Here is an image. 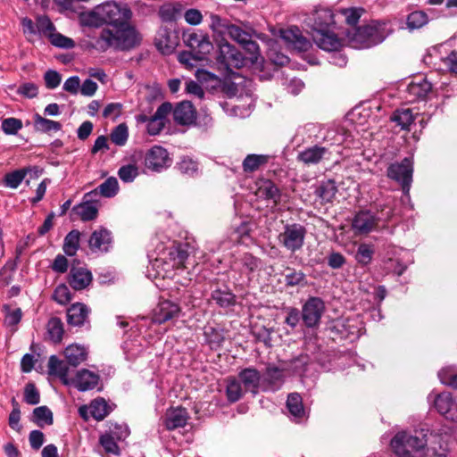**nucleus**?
Wrapping results in <instances>:
<instances>
[{
    "mask_svg": "<svg viewBox=\"0 0 457 457\" xmlns=\"http://www.w3.org/2000/svg\"><path fill=\"white\" fill-rule=\"evenodd\" d=\"M133 13L130 7L122 2L107 1L84 14L82 21L86 26L103 29L96 38L94 47L100 52L108 49L129 51L138 46L142 37L130 23Z\"/></svg>",
    "mask_w": 457,
    "mask_h": 457,
    "instance_id": "nucleus-1",
    "label": "nucleus"
},
{
    "mask_svg": "<svg viewBox=\"0 0 457 457\" xmlns=\"http://www.w3.org/2000/svg\"><path fill=\"white\" fill-rule=\"evenodd\" d=\"M392 32L387 21H372L370 23L353 28L347 32L350 46L366 49L382 43Z\"/></svg>",
    "mask_w": 457,
    "mask_h": 457,
    "instance_id": "nucleus-2",
    "label": "nucleus"
},
{
    "mask_svg": "<svg viewBox=\"0 0 457 457\" xmlns=\"http://www.w3.org/2000/svg\"><path fill=\"white\" fill-rule=\"evenodd\" d=\"M428 438L423 431L415 434L401 431L391 440V447L397 457H424Z\"/></svg>",
    "mask_w": 457,
    "mask_h": 457,
    "instance_id": "nucleus-3",
    "label": "nucleus"
},
{
    "mask_svg": "<svg viewBox=\"0 0 457 457\" xmlns=\"http://www.w3.org/2000/svg\"><path fill=\"white\" fill-rule=\"evenodd\" d=\"M413 175V161L410 157L403 158L401 162L391 163L386 170V176L397 182L405 195H409Z\"/></svg>",
    "mask_w": 457,
    "mask_h": 457,
    "instance_id": "nucleus-4",
    "label": "nucleus"
},
{
    "mask_svg": "<svg viewBox=\"0 0 457 457\" xmlns=\"http://www.w3.org/2000/svg\"><path fill=\"white\" fill-rule=\"evenodd\" d=\"M307 230L300 223L286 224L278 235V244L291 253L301 250L304 245Z\"/></svg>",
    "mask_w": 457,
    "mask_h": 457,
    "instance_id": "nucleus-5",
    "label": "nucleus"
},
{
    "mask_svg": "<svg viewBox=\"0 0 457 457\" xmlns=\"http://www.w3.org/2000/svg\"><path fill=\"white\" fill-rule=\"evenodd\" d=\"M217 63L227 71L232 69H239L245 64L243 54L226 40L219 43V51L216 56Z\"/></svg>",
    "mask_w": 457,
    "mask_h": 457,
    "instance_id": "nucleus-6",
    "label": "nucleus"
},
{
    "mask_svg": "<svg viewBox=\"0 0 457 457\" xmlns=\"http://www.w3.org/2000/svg\"><path fill=\"white\" fill-rule=\"evenodd\" d=\"M183 40L195 54L198 61L204 60L213 49L208 35L202 31L184 33Z\"/></svg>",
    "mask_w": 457,
    "mask_h": 457,
    "instance_id": "nucleus-7",
    "label": "nucleus"
},
{
    "mask_svg": "<svg viewBox=\"0 0 457 457\" xmlns=\"http://www.w3.org/2000/svg\"><path fill=\"white\" fill-rule=\"evenodd\" d=\"M325 311V303L320 297H310L302 309V319L308 328L317 327Z\"/></svg>",
    "mask_w": 457,
    "mask_h": 457,
    "instance_id": "nucleus-8",
    "label": "nucleus"
},
{
    "mask_svg": "<svg viewBox=\"0 0 457 457\" xmlns=\"http://www.w3.org/2000/svg\"><path fill=\"white\" fill-rule=\"evenodd\" d=\"M171 163V159L165 148L160 145H154L149 149L145 156V166L156 172L168 168Z\"/></svg>",
    "mask_w": 457,
    "mask_h": 457,
    "instance_id": "nucleus-9",
    "label": "nucleus"
},
{
    "mask_svg": "<svg viewBox=\"0 0 457 457\" xmlns=\"http://www.w3.org/2000/svg\"><path fill=\"white\" fill-rule=\"evenodd\" d=\"M378 220L370 211H360L352 220V228L356 235H367L377 228Z\"/></svg>",
    "mask_w": 457,
    "mask_h": 457,
    "instance_id": "nucleus-10",
    "label": "nucleus"
},
{
    "mask_svg": "<svg viewBox=\"0 0 457 457\" xmlns=\"http://www.w3.org/2000/svg\"><path fill=\"white\" fill-rule=\"evenodd\" d=\"M88 246L92 253H108L112 247V232L105 228L94 230L89 237Z\"/></svg>",
    "mask_w": 457,
    "mask_h": 457,
    "instance_id": "nucleus-11",
    "label": "nucleus"
},
{
    "mask_svg": "<svg viewBox=\"0 0 457 457\" xmlns=\"http://www.w3.org/2000/svg\"><path fill=\"white\" fill-rule=\"evenodd\" d=\"M95 196H96V190L85 194L83 202L72 208V212L84 221L93 220L97 216V201L94 199Z\"/></svg>",
    "mask_w": 457,
    "mask_h": 457,
    "instance_id": "nucleus-12",
    "label": "nucleus"
},
{
    "mask_svg": "<svg viewBox=\"0 0 457 457\" xmlns=\"http://www.w3.org/2000/svg\"><path fill=\"white\" fill-rule=\"evenodd\" d=\"M262 390L275 392L279 390L285 382L284 370L269 365L262 377Z\"/></svg>",
    "mask_w": 457,
    "mask_h": 457,
    "instance_id": "nucleus-13",
    "label": "nucleus"
},
{
    "mask_svg": "<svg viewBox=\"0 0 457 457\" xmlns=\"http://www.w3.org/2000/svg\"><path fill=\"white\" fill-rule=\"evenodd\" d=\"M434 406L445 419L457 422V402L453 400L451 393L443 392L437 395Z\"/></svg>",
    "mask_w": 457,
    "mask_h": 457,
    "instance_id": "nucleus-14",
    "label": "nucleus"
},
{
    "mask_svg": "<svg viewBox=\"0 0 457 457\" xmlns=\"http://www.w3.org/2000/svg\"><path fill=\"white\" fill-rule=\"evenodd\" d=\"M237 379L241 382L245 392L256 395L262 389V375L253 367L245 368L238 372Z\"/></svg>",
    "mask_w": 457,
    "mask_h": 457,
    "instance_id": "nucleus-15",
    "label": "nucleus"
},
{
    "mask_svg": "<svg viewBox=\"0 0 457 457\" xmlns=\"http://www.w3.org/2000/svg\"><path fill=\"white\" fill-rule=\"evenodd\" d=\"M212 28L213 29H223L231 39L235 40L241 46L251 37L248 32L242 29L240 27L229 24L218 15L212 16Z\"/></svg>",
    "mask_w": 457,
    "mask_h": 457,
    "instance_id": "nucleus-16",
    "label": "nucleus"
},
{
    "mask_svg": "<svg viewBox=\"0 0 457 457\" xmlns=\"http://www.w3.org/2000/svg\"><path fill=\"white\" fill-rule=\"evenodd\" d=\"M281 37L299 52H305L312 46L310 40L303 37L301 29L296 26H290L281 30Z\"/></svg>",
    "mask_w": 457,
    "mask_h": 457,
    "instance_id": "nucleus-17",
    "label": "nucleus"
},
{
    "mask_svg": "<svg viewBox=\"0 0 457 457\" xmlns=\"http://www.w3.org/2000/svg\"><path fill=\"white\" fill-rule=\"evenodd\" d=\"M261 262V259L253 256L252 253H243L235 258L232 268L241 274H245L249 277L259 270Z\"/></svg>",
    "mask_w": 457,
    "mask_h": 457,
    "instance_id": "nucleus-18",
    "label": "nucleus"
},
{
    "mask_svg": "<svg viewBox=\"0 0 457 457\" xmlns=\"http://www.w3.org/2000/svg\"><path fill=\"white\" fill-rule=\"evenodd\" d=\"M179 312L180 308L177 303L168 300L162 301L154 310L153 320L155 323L162 324L177 318Z\"/></svg>",
    "mask_w": 457,
    "mask_h": 457,
    "instance_id": "nucleus-19",
    "label": "nucleus"
},
{
    "mask_svg": "<svg viewBox=\"0 0 457 457\" xmlns=\"http://www.w3.org/2000/svg\"><path fill=\"white\" fill-rule=\"evenodd\" d=\"M100 380L98 374L87 369L79 370L74 378L71 379L70 385H73L79 391L85 392L94 389Z\"/></svg>",
    "mask_w": 457,
    "mask_h": 457,
    "instance_id": "nucleus-20",
    "label": "nucleus"
},
{
    "mask_svg": "<svg viewBox=\"0 0 457 457\" xmlns=\"http://www.w3.org/2000/svg\"><path fill=\"white\" fill-rule=\"evenodd\" d=\"M432 89V85L425 78L412 80L406 88L405 98L409 102H416L426 99Z\"/></svg>",
    "mask_w": 457,
    "mask_h": 457,
    "instance_id": "nucleus-21",
    "label": "nucleus"
},
{
    "mask_svg": "<svg viewBox=\"0 0 457 457\" xmlns=\"http://www.w3.org/2000/svg\"><path fill=\"white\" fill-rule=\"evenodd\" d=\"M188 419L189 415L186 408H170L165 414L163 423L166 429L174 430L179 428H184Z\"/></svg>",
    "mask_w": 457,
    "mask_h": 457,
    "instance_id": "nucleus-22",
    "label": "nucleus"
},
{
    "mask_svg": "<svg viewBox=\"0 0 457 457\" xmlns=\"http://www.w3.org/2000/svg\"><path fill=\"white\" fill-rule=\"evenodd\" d=\"M173 119L177 124L189 125L195 122L196 112L192 103L183 101L178 104L173 109Z\"/></svg>",
    "mask_w": 457,
    "mask_h": 457,
    "instance_id": "nucleus-23",
    "label": "nucleus"
},
{
    "mask_svg": "<svg viewBox=\"0 0 457 457\" xmlns=\"http://www.w3.org/2000/svg\"><path fill=\"white\" fill-rule=\"evenodd\" d=\"M312 39L318 47L324 51H337L341 46L339 38L332 30L313 32Z\"/></svg>",
    "mask_w": 457,
    "mask_h": 457,
    "instance_id": "nucleus-24",
    "label": "nucleus"
},
{
    "mask_svg": "<svg viewBox=\"0 0 457 457\" xmlns=\"http://www.w3.org/2000/svg\"><path fill=\"white\" fill-rule=\"evenodd\" d=\"M92 281L91 272L84 267L72 266L69 274V284L75 290L85 289Z\"/></svg>",
    "mask_w": 457,
    "mask_h": 457,
    "instance_id": "nucleus-25",
    "label": "nucleus"
},
{
    "mask_svg": "<svg viewBox=\"0 0 457 457\" xmlns=\"http://www.w3.org/2000/svg\"><path fill=\"white\" fill-rule=\"evenodd\" d=\"M190 245L188 244L178 243L174 244L169 249V259L171 266L175 269L187 268V261L189 257Z\"/></svg>",
    "mask_w": 457,
    "mask_h": 457,
    "instance_id": "nucleus-26",
    "label": "nucleus"
},
{
    "mask_svg": "<svg viewBox=\"0 0 457 457\" xmlns=\"http://www.w3.org/2000/svg\"><path fill=\"white\" fill-rule=\"evenodd\" d=\"M327 154H328V148L315 145L299 152L297 160L307 166L314 165L320 162Z\"/></svg>",
    "mask_w": 457,
    "mask_h": 457,
    "instance_id": "nucleus-27",
    "label": "nucleus"
},
{
    "mask_svg": "<svg viewBox=\"0 0 457 457\" xmlns=\"http://www.w3.org/2000/svg\"><path fill=\"white\" fill-rule=\"evenodd\" d=\"M312 29L313 32L331 30L335 26L334 13L329 9H320L314 12Z\"/></svg>",
    "mask_w": 457,
    "mask_h": 457,
    "instance_id": "nucleus-28",
    "label": "nucleus"
},
{
    "mask_svg": "<svg viewBox=\"0 0 457 457\" xmlns=\"http://www.w3.org/2000/svg\"><path fill=\"white\" fill-rule=\"evenodd\" d=\"M89 312L86 304L81 303H73L67 310V321L71 326L80 327L87 321Z\"/></svg>",
    "mask_w": 457,
    "mask_h": 457,
    "instance_id": "nucleus-29",
    "label": "nucleus"
},
{
    "mask_svg": "<svg viewBox=\"0 0 457 457\" xmlns=\"http://www.w3.org/2000/svg\"><path fill=\"white\" fill-rule=\"evenodd\" d=\"M68 362L60 360L55 355H51L48 361V372L58 377L64 385H70Z\"/></svg>",
    "mask_w": 457,
    "mask_h": 457,
    "instance_id": "nucleus-30",
    "label": "nucleus"
},
{
    "mask_svg": "<svg viewBox=\"0 0 457 457\" xmlns=\"http://www.w3.org/2000/svg\"><path fill=\"white\" fill-rule=\"evenodd\" d=\"M66 361L70 366L77 367L87 359V349L79 345H70L63 352Z\"/></svg>",
    "mask_w": 457,
    "mask_h": 457,
    "instance_id": "nucleus-31",
    "label": "nucleus"
},
{
    "mask_svg": "<svg viewBox=\"0 0 457 457\" xmlns=\"http://www.w3.org/2000/svg\"><path fill=\"white\" fill-rule=\"evenodd\" d=\"M271 158L270 154H247L242 162L243 170L245 173H253L265 166Z\"/></svg>",
    "mask_w": 457,
    "mask_h": 457,
    "instance_id": "nucleus-32",
    "label": "nucleus"
},
{
    "mask_svg": "<svg viewBox=\"0 0 457 457\" xmlns=\"http://www.w3.org/2000/svg\"><path fill=\"white\" fill-rule=\"evenodd\" d=\"M33 126L34 129L40 133L56 132L62 129V124L59 121L48 120L38 113L33 116Z\"/></svg>",
    "mask_w": 457,
    "mask_h": 457,
    "instance_id": "nucleus-33",
    "label": "nucleus"
},
{
    "mask_svg": "<svg viewBox=\"0 0 457 457\" xmlns=\"http://www.w3.org/2000/svg\"><path fill=\"white\" fill-rule=\"evenodd\" d=\"M337 193V187L333 179L321 181L317 187L315 194L322 203H331Z\"/></svg>",
    "mask_w": 457,
    "mask_h": 457,
    "instance_id": "nucleus-34",
    "label": "nucleus"
},
{
    "mask_svg": "<svg viewBox=\"0 0 457 457\" xmlns=\"http://www.w3.org/2000/svg\"><path fill=\"white\" fill-rule=\"evenodd\" d=\"M180 3L166 4L161 6L159 16L163 22L176 21L183 12Z\"/></svg>",
    "mask_w": 457,
    "mask_h": 457,
    "instance_id": "nucleus-35",
    "label": "nucleus"
},
{
    "mask_svg": "<svg viewBox=\"0 0 457 457\" xmlns=\"http://www.w3.org/2000/svg\"><path fill=\"white\" fill-rule=\"evenodd\" d=\"M226 396L229 403L239 401L244 395V386L235 377H228L226 379Z\"/></svg>",
    "mask_w": 457,
    "mask_h": 457,
    "instance_id": "nucleus-36",
    "label": "nucleus"
},
{
    "mask_svg": "<svg viewBox=\"0 0 457 457\" xmlns=\"http://www.w3.org/2000/svg\"><path fill=\"white\" fill-rule=\"evenodd\" d=\"M80 232L77 229H72L64 237L62 250L68 256L76 255L79 248Z\"/></svg>",
    "mask_w": 457,
    "mask_h": 457,
    "instance_id": "nucleus-37",
    "label": "nucleus"
},
{
    "mask_svg": "<svg viewBox=\"0 0 457 457\" xmlns=\"http://www.w3.org/2000/svg\"><path fill=\"white\" fill-rule=\"evenodd\" d=\"M31 171H34L35 174L37 175L38 172V170L37 167H33V168L29 167V168H24V169H21V170H16L14 171L7 173L4 177V183L7 187H9L11 188H17L21 185L22 180L24 179L26 174L28 172H31Z\"/></svg>",
    "mask_w": 457,
    "mask_h": 457,
    "instance_id": "nucleus-38",
    "label": "nucleus"
},
{
    "mask_svg": "<svg viewBox=\"0 0 457 457\" xmlns=\"http://www.w3.org/2000/svg\"><path fill=\"white\" fill-rule=\"evenodd\" d=\"M31 421L40 428L52 425L54 422L53 412L47 406H39L33 410Z\"/></svg>",
    "mask_w": 457,
    "mask_h": 457,
    "instance_id": "nucleus-39",
    "label": "nucleus"
},
{
    "mask_svg": "<svg viewBox=\"0 0 457 457\" xmlns=\"http://www.w3.org/2000/svg\"><path fill=\"white\" fill-rule=\"evenodd\" d=\"M49 339L54 343H60L64 333L63 323L58 317H52L46 325Z\"/></svg>",
    "mask_w": 457,
    "mask_h": 457,
    "instance_id": "nucleus-40",
    "label": "nucleus"
},
{
    "mask_svg": "<svg viewBox=\"0 0 457 457\" xmlns=\"http://www.w3.org/2000/svg\"><path fill=\"white\" fill-rule=\"evenodd\" d=\"M260 195L266 200H271L275 204L280 201L279 188L270 179L263 181L259 187Z\"/></svg>",
    "mask_w": 457,
    "mask_h": 457,
    "instance_id": "nucleus-41",
    "label": "nucleus"
},
{
    "mask_svg": "<svg viewBox=\"0 0 457 457\" xmlns=\"http://www.w3.org/2000/svg\"><path fill=\"white\" fill-rule=\"evenodd\" d=\"M212 299L221 308H227L236 303V295L228 289H215L212 292Z\"/></svg>",
    "mask_w": 457,
    "mask_h": 457,
    "instance_id": "nucleus-42",
    "label": "nucleus"
},
{
    "mask_svg": "<svg viewBox=\"0 0 457 457\" xmlns=\"http://www.w3.org/2000/svg\"><path fill=\"white\" fill-rule=\"evenodd\" d=\"M287 408L289 413L295 418H302L304 415L303 399L298 393H291L288 395Z\"/></svg>",
    "mask_w": 457,
    "mask_h": 457,
    "instance_id": "nucleus-43",
    "label": "nucleus"
},
{
    "mask_svg": "<svg viewBox=\"0 0 457 457\" xmlns=\"http://www.w3.org/2000/svg\"><path fill=\"white\" fill-rule=\"evenodd\" d=\"M89 412L95 420H103L110 413V409L104 399L98 398L89 404Z\"/></svg>",
    "mask_w": 457,
    "mask_h": 457,
    "instance_id": "nucleus-44",
    "label": "nucleus"
},
{
    "mask_svg": "<svg viewBox=\"0 0 457 457\" xmlns=\"http://www.w3.org/2000/svg\"><path fill=\"white\" fill-rule=\"evenodd\" d=\"M205 341L210 345L211 349L220 348L224 342V335L221 330L213 327H207L204 332Z\"/></svg>",
    "mask_w": 457,
    "mask_h": 457,
    "instance_id": "nucleus-45",
    "label": "nucleus"
},
{
    "mask_svg": "<svg viewBox=\"0 0 457 457\" xmlns=\"http://www.w3.org/2000/svg\"><path fill=\"white\" fill-rule=\"evenodd\" d=\"M94 190H96V195L112 197L119 190L118 180L113 177H110Z\"/></svg>",
    "mask_w": 457,
    "mask_h": 457,
    "instance_id": "nucleus-46",
    "label": "nucleus"
},
{
    "mask_svg": "<svg viewBox=\"0 0 457 457\" xmlns=\"http://www.w3.org/2000/svg\"><path fill=\"white\" fill-rule=\"evenodd\" d=\"M428 16L423 11H414L407 16L406 24L409 29H418L428 24Z\"/></svg>",
    "mask_w": 457,
    "mask_h": 457,
    "instance_id": "nucleus-47",
    "label": "nucleus"
},
{
    "mask_svg": "<svg viewBox=\"0 0 457 457\" xmlns=\"http://www.w3.org/2000/svg\"><path fill=\"white\" fill-rule=\"evenodd\" d=\"M392 120L395 121L402 129H409V127L414 120V116L410 109L397 110Z\"/></svg>",
    "mask_w": 457,
    "mask_h": 457,
    "instance_id": "nucleus-48",
    "label": "nucleus"
},
{
    "mask_svg": "<svg viewBox=\"0 0 457 457\" xmlns=\"http://www.w3.org/2000/svg\"><path fill=\"white\" fill-rule=\"evenodd\" d=\"M309 363L310 357L307 354H301L289 362L287 369L294 374L302 376L307 370V366Z\"/></svg>",
    "mask_w": 457,
    "mask_h": 457,
    "instance_id": "nucleus-49",
    "label": "nucleus"
},
{
    "mask_svg": "<svg viewBox=\"0 0 457 457\" xmlns=\"http://www.w3.org/2000/svg\"><path fill=\"white\" fill-rule=\"evenodd\" d=\"M430 448L438 457H445L448 452V445L444 438L439 435H430L428 439Z\"/></svg>",
    "mask_w": 457,
    "mask_h": 457,
    "instance_id": "nucleus-50",
    "label": "nucleus"
},
{
    "mask_svg": "<svg viewBox=\"0 0 457 457\" xmlns=\"http://www.w3.org/2000/svg\"><path fill=\"white\" fill-rule=\"evenodd\" d=\"M374 254L372 245L361 244L357 249L355 259L357 262L362 266H366L371 262Z\"/></svg>",
    "mask_w": 457,
    "mask_h": 457,
    "instance_id": "nucleus-51",
    "label": "nucleus"
},
{
    "mask_svg": "<svg viewBox=\"0 0 457 457\" xmlns=\"http://www.w3.org/2000/svg\"><path fill=\"white\" fill-rule=\"evenodd\" d=\"M287 273L285 275V283L287 287H295L305 284V274L301 270H295L293 268L286 269Z\"/></svg>",
    "mask_w": 457,
    "mask_h": 457,
    "instance_id": "nucleus-52",
    "label": "nucleus"
},
{
    "mask_svg": "<svg viewBox=\"0 0 457 457\" xmlns=\"http://www.w3.org/2000/svg\"><path fill=\"white\" fill-rule=\"evenodd\" d=\"M111 140L116 145H124L129 137L128 127L125 123H120L112 131L110 135Z\"/></svg>",
    "mask_w": 457,
    "mask_h": 457,
    "instance_id": "nucleus-53",
    "label": "nucleus"
},
{
    "mask_svg": "<svg viewBox=\"0 0 457 457\" xmlns=\"http://www.w3.org/2000/svg\"><path fill=\"white\" fill-rule=\"evenodd\" d=\"M47 38L50 40L53 46L59 48L71 49L75 46V43L71 38L59 32H56L55 30L50 34Z\"/></svg>",
    "mask_w": 457,
    "mask_h": 457,
    "instance_id": "nucleus-54",
    "label": "nucleus"
},
{
    "mask_svg": "<svg viewBox=\"0 0 457 457\" xmlns=\"http://www.w3.org/2000/svg\"><path fill=\"white\" fill-rule=\"evenodd\" d=\"M177 168L180 173L187 176H194L198 172V163L189 157H183L177 163Z\"/></svg>",
    "mask_w": 457,
    "mask_h": 457,
    "instance_id": "nucleus-55",
    "label": "nucleus"
},
{
    "mask_svg": "<svg viewBox=\"0 0 457 457\" xmlns=\"http://www.w3.org/2000/svg\"><path fill=\"white\" fill-rule=\"evenodd\" d=\"M117 439L113 437L109 432L100 436L99 442L106 453L113 455L120 454V448L116 443Z\"/></svg>",
    "mask_w": 457,
    "mask_h": 457,
    "instance_id": "nucleus-56",
    "label": "nucleus"
},
{
    "mask_svg": "<svg viewBox=\"0 0 457 457\" xmlns=\"http://www.w3.org/2000/svg\"><path fill=\"white\" fill-rule=\"evenodd\" d=\"M1 129L6 135H16L22 129V121L17 118H6L2 120Z\"/></svg>",
    "mask_w": 457,
    "mask_h": 457,
    "instance_id": "nucleus-57",
    "label": "nucleus"
},
{
    "mask_svg": "<svg viewBox=\"0 0 457 457\" xmlns=\"http://www.w3.org/2000/svg\"><path fill=\"white\" fill-rule=\"evenodd\" d=\"M53 299L62 305L67 304L71 300V293L65 284L56 287L53 294Z\"/></svg>",
    "mask_w": 457,
    "mask_h": 457,
    "instance_id": "nucleus-58",
    "label": "nucleus"
},
{
    "mask_svg": "<svg viewBox=\"0 0 457 457\" xmlns=\"http://www.w3.org/2000/svg\"><path fill=\"white\" fill-rule=\"evenodd\" d=\"M118 175L123 182H132L138 175V168L134 164L121 166L118 170Z\"/></svg>",
    "mask_w": 457,
    "mask_h": 457,
    "instance_id": "nucleus-59",
    "label": "nucleus"
},
{
    "mask_svg": "<svg viewBox=\"0 0 457 457\" xmlns=\"http://www.w3.org/2000/svg\"><path fill=\"white\" fill-rule=\"evenodd\" d=\"M54 30V25L48 17L40 16L37 19V33L48 37Z\"/></svg>",
    "mask_w": 457,
    "mask_h": 457,
    "instance_id": "nucleus-60",
    "label": "nucleus"
},
{
    "mask_svg": "<svg viewBox=\"0 0 457 457\" xmlns=\"http://www.w3.org/2000/svg\"><path fill=\"white\" fill-rule=\"evenodd\" d=\"M24 401L30 405H36L40 402V395L33 383H29L24 388Z\"/></svg>",
    "mask_w": 457,
    "mask_h": 457,
    "instance_id": "nucleus-61",
    "label": "nucleus"
},
{
    "mask_svg": "<svg viewBox=\"0 0 457 457\" xmlns=\"http://www.w3.org/2000/svg\"><path fill=\"white\" fill-rule=\"evenodd\" d=\"M123 104L120 103H110L103 111V116L106 119L116 120L122 113Z\"/></svg>",
    "mask_w": 457,
    "mask_h": 457,
    "instance_id": "nucleus-62",
    "label": "nucleus"
},
{
    "mask_svg": "<svg viewBox=\"0 0 457 457\" xmlns=\"http://www.w3.org/2000/svg\"><path fill=\"white\" fill-rule=\"evenodd\" d=\"M109 433L118 441L125 440L130 434V430L127 424H114L110 427Z\"/></svg>",
    "mask_w": 457,
    "mask_h": 457,
    "instance_id": "nucleus-63",
    "label": "nucleus"
},
{
    "mask_svg": "<svg viewBox=\"0 0 457 457\" xmlns=\"http://www.w3.org/2000/svg\"><path fill=\"white\" fill-rule=\"evenodd\" d=\"M44 79L48 89H54L60 85L62 78L56 71L48 70L44 75Z\"/></svg>",
    "mask_w": 457,
    "mask_h": 457,
    "instance_id": "nucleus-64",
    "label": "nucleus"
}]
</instances>
